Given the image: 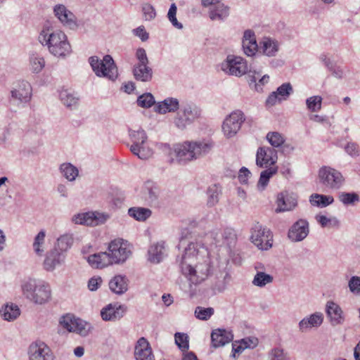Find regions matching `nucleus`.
I'll list each match as a JSON object with an SVG mask.
<instances>
[{
  "instance_id": "31",
  "label": "nucleus",
  "mask_w": 360,
  "mask_h": 360,
  "mask_svg": "<svg viewBox=\"0 0 360 360\" xmlns=\"http://www.w3.org/2000/svg\"><path fill=\"white\" fill-rule=\"evenodd\" d=\"M164 243H157L148 250V260L155 264L159 263L164 257Z\"/></svg>"
},
{
  "instance_id": "20",
  "label": "nucleus",
  "mask_w": 360,
  "mask_h": 360,
  "mask_svg": "<svg viewBox=\"0 0 360 360\" xmlns=\"http://www.w3.org/2000/svg\"><path fill=\"white\" fill-rule=\"evenodd\" d=\"M323 321V315L321 312H315L309 316L302 319L298 323L300 331L304 333L311 328L319 327Z\"/></svg>"
},
{
  "instance_id": "26",
  "label": "nucleus",
  "mask_w": 360,
  "mask_h": 360,
  "mask_svg": "<svg viewBox=\"0 0 360 360\" xmlns=\"http://www.w3.org/2000/svg\"><path fill=\"white\" fill-rule=\"evenodd\" d=\"M109 288L114 293L122 295L128 290V279L124 276L117 275L110 281Z\"/></svg>"
},
{
  "instance_id": "28",
  "label": "nucleus",
  "mask_w": 360,
  "mask_h": 360,
  "mask_svg": "<svg viewBox=\"0 0 360 360\" xmlns=\"http://www.w3.org/2000/svg\"><path fill=\"white\" fill-rule=\"evenodd\" d=\"M134 78L141 82H149L153 77L152 68L148 65H135L133 68Z\"/></svg>"
},
{
  "instance_id": "6",
  "label": "nucleus",
  "mask_w": 360,
  "mask_h": 360,
  "mask_svg": "<svg viewBox=\"0 0 360 360\" xmlns=\"http://www.w3.org/2000/svg\"><path fill=\"white\" fill-rule=\"evenodd\" d=\"M89 63L98 77L114 81L118 76L117 68L110 55H105L103 60L96 56H91L89 58Z\"/></svg>"
},
{
  "instance_id": "10",
  "label": "nucleus",
  "mask_w": 360,
  "mask_h": 360,
  "mask_svg": "<svg viewBox=\"0 0 360 360\" xmlns=\"http://www.w3.org/2000/svg\"><path fill=\"white\" fill-rule=\"evenodd\" d=\"M32 96V87L28 82H19L11 91L9 103L20 105L29 102Z\"/></svg>"
},
{
  "instance_id": "3",
  "label": "nucleus",
  "mask_w": 360,
  "mask_h": 360,
  "mask_svg": "<svg viewBox=\"0 0 360 360\" xmlns=\"http://www.w3.org/2000/svg\"><path fill=\"white\" fill-rule=\"evenodd\" d=\"M212 148V144L204 141H185L174 146L176 160L185 164L206 155Z\"/></svg>"
},
{
  "instance_id": "29",
  "label": "nucleus",
  "mask_w": 360,
  "mask_h": 360,
  "mask_svg": "<svg viewBox=\"0 0 360 360\" xmlns=\"http://www.w3.org/2000/svg\"><path fill=\"white\" fill-rule=\"evenodd\" d=\"M260 50L264 55L273 57L276 56L279 50V44L276 40L264 38L260 42Z\"/></svg>"
},
{
  "instance_id": "40",
  "label": "nucleus",
  "mask_w": 360,
  "mask_h": 360,
  "mask_svg": "<svg viewBox=\"0 0 360 360\" xmlns=\"http://www.w3.org/2000/svg\"><path fill=\"white\" fill-rule=\"evenodd\" d=\"M73 243V238L71 234H64L57 239V243L54 248L63 253L69 250Z\"/></svg>"
},
{
  "instance_id": "9",
  "label": "nucleus",
  "mask_w": 360,
  "mask_h": 360,
  "mask_svg": "<svg viewBox=\"0 0 360 360\" xmlns=\"http://www.w3.org/2000/svg\"><path fill=\"white\" fill-rule=\"evenodd\" d=\"M221 69L229 75L240 77L248 71L246 60L240 56H228L221 63Z\"/></svg>"
},
{
  "instance_id": "24",
  "label": "nucleus",
  "mask_w": 360,
  "mask_h": 360,
  "mask_svg": "<svg viewBox=\"0 0 360 360\" xmlns=\"http://www.w3.org/2000/svg\"><path fill=\"white\" fill-rule=\"evenodd\" d=\"M65 259V255L56 248L51 250L46 255L44 262V268L47 271H53L57 266L60 265Z\"/></svg>"
},
{
  "instance_id": "22",
  "label": "nucleus",
  "mask_w": 360,
  "mask_h": 360,
  "mask_svg": "<svg viewBox=\"0 0 360 360\" xmlns=\"http://www.w3.org/2000/svg\"><path fill=\"white\" fill-rule=\"evenodd\" d=\"M125 309L121 305L112 304L104 307L101 311V316L104 321H115L120 319L124 314Z\"/></svg>"
},
{
  "instance_id": "36",
  "label": "nucleus",
  "mask_w": 360,
  "mask_h": 360,
  "mask_svg": "<svg viewBox=\"0 0 360 360\" xmlns=\"http://www.w3.org/2000/svg\"><path fill=\"white\" fill-rule=\"evenodd\" d=\"M310 203L314 206L319 207H326L332 204L334 199L332 196L321 194H312L309 199Z\"/></svg>"
},
{
  "instance_id": "11",
  "label": "nucleus",
  "mask_w": 360,
  "mask_h": 360,
  "mask_svg": "<svg viewBox=\"0 0 360 360\" xmlns=\"http://www.w3.org/2000/svg\"><path fill=\"white\" fill-rule=\"evenodd\" d=\"M131 254L127 245L120 240H112L108 245L110 264L124 262Z\"/></svg>"
},
{
  "instance_id": "25",
  "label": "nucleus",
  "mask_w": 360,
  "mask_h": 360,
  "mask_svg": "<svg viewBox=\"0 0 360 360\" xmlns=\"http://www.w3.org/2000/svg\"><path fill=\"white\" fill-rule=\"evenodd\" d=\"M276 212L290 211L297 206V200L292 196H289L284 193H281L277 197Z\"/></svg>"
},
{
  "instance_id": "13",
  "label": "nucleus",
  "mask_w": 360,
  "mask_h": 360,
  "mask_svg": "<svg viewBox=\"0 0 360 360\" xmlns=\"http://www.w3.org/2000/svg\"><path fill=\"white\" fill-rule=\"evenodd\" d=\"M278 160L277 151L268 146L259 147L256 154V165L262 168L275 167Z\"/></svg>"
},
{
  "instance_id": "44",
  "label": "nucleus",
  "mask_w": 360,
  "mask_h": 360,
  "mask_svg": "<svg viewBox=\"0 0 360 360\" xmlns=\"http://www.w3.org/2000/svg\"><path fill=\"white\" fill-rule=\"evenodd\" d=\"M273 280L272 276L262 271H257L254 277L252 283L258 287H264L266 284L272 283Z\"/></svg>"
},
{
  "instance_id": "43",
  "label": "nucleus",
  "mask_w": 360,
  "mask_h": 360,
  "mask_svg": "<svg viewBox=\"0 0 360 360\" xmlns=\"http://www.w3.org/2000/svg\"><path fill=\"white\" fill-rule=\"evenodd\" d=\"M220 193L221 190L217 185L214 184L209 187L207 190L208 199L207 202L208 207H213L218 203Z\"/></svg>"
},
{
  "instance_id": "2",
  "label": "nucleus",
  "mask_w": 360,
  "mask_h": 360,
  "mask_svg": "<svg viewBox=\"0 0 360 360\" xmlns=\"http://www.w3.org/2000/svg\"><path fill=\"white\" fill-rule=\"evenodd\" d=\"M39 41L46 46L49 52L56 57L64 58L71 51V46L65 34L51 27H44L38 37Z\"/></svg>"
},
{
  "instance_id": "45",
  "label": "nucleus",
  "mask_w": 360,
  "mask_h": 360,
  "mask_svg": "<svg viewBox=\"0 0 360 360\" xmlns=\"http://www.w3.org/2000/svg\"><path fill=\"white\" fill-rule=\"evenodd\" d=\"M46 236V232L44 230H41L38 234L35 236L34 243H33V248L35 253L37 255H42L44 250L43 248V245L44 244V240Z\"/></svg>"
},
{
  "instance_id": "39",
  "label": "nucleus",
  "mask_w": 360,
  "mask_h": 360,
  "mask_svg": "<svg viewBox=\"0 0 360 360\" xmlns=\"http://www.w3.org/2000/svg\"><path fill=\"white\" fill-rule=\"evenodd\" d=\"M128 214L137 221H145L151 215L152 212L148 208L134 207L129 209Z\"/></svg>"
},
{
  "instance_id": "33",
  "label": "nucleus",
  "mask_w": 360,
  "mask_h": 360,
  "mask_svg": "<svg viewBox=\"0 0 360 360\" xmlns=\"http://www.w3.org/2000/svg\"><path fill=\"white\" fill-rule=\"evenodd\" d=\"M180 110L192 123L200 116V110L194 103H182Z\"/></svg>"
},
{
  "instance_id": "62",
  "label": "nucleus",
  "mask_w": 360,
  "mask_h": 360,
  "mask_svg": "<svg viewBox=\"0 0 360 360\" xmlns=\"http://www.w3.org/2000/svg\"><path fill=\"white\" fill-rule=\"evenodd\" d=\"M134 34L139 37L142 41H146L148 39V33L146 31L143 26H139L136 29L133 30Z\"/></svg>"
},
{
  "instance_id": "49",
  "label": "nucleus",
  "mask_w": 360,
  "mask_h": 360,
  "mask_svg": "<svg viewBox=\"0 0 360 360\" xmlns=\"http://www.w3.org/2000/svg\"><path fill=\"white\" fill-rule=\"evenodd\" d=\"M214 310L212 307L205 308L202 307H197L194 313L197 319L202 321H207L214 314Z\"/></svg>"
},
{
  "instance_id": "58",
  "label": "nucleus",
  "mask_w": 360,
  "mask_h": 360,
  "mask_svg": "<svg viewBox=\"0 0 360 360\" xmlns=\"http://www.w3.org/2000/svg\"><path fill=\"white\" fill-rule=\"evenodd\" d=\"M292 91V86L290 83H284L280 86L276 92L280 96L281 99H285Z\"/></svg>"
},
{
  "instance_id": "50",
  "label": "nucleus",
  "mask_w": 360,
  "mask_h": 360,
  "mask_svg": "<svg viewBox=\"0 0 360 360\" xmlns=\"http://www.w3.org/2000/svg\"><path fill=\"white\" fill-rule=\"evenodd\" d=\"M77 318L72 314H68L63 316L60 320V324L69 332H73L75 328V323Z\"/></svg>"
},
{
  "instance_id": "15",
  "label": "nucleus",
  "mask_w": 360,
  "mask_h": 360,
  "mask_svg": "<svg viewBox=\"0 0 360 360\" xmlns=\"http://www.w3.org/2000/svg\"><path fill=\"white\" fill-rule=\"evenodd\" d=\"M309 233V223L306 219H300L289 229L288 238L292 242L302 241Z\"/></svg>"
},
{
  "instance_id": "51",
  "label": "nucleus",
  "mask_w": 360,
  "mask_h": 360,
  "mask_svg": "<svg viewBox=\"0 0 360 360\" xmlns=\"http://www.w3.org/2000/svg\"><path fill=\"white\" fill-rule=\"evenodd\" d=\"M30 65L32 70L38 73L42 70L45 65V61L43 57L37 55H32L30 58Z\"/></svg>"
},
{
  "instance_id": "27",
  "label": "nucleus",
  "mask_w": 360,
  "mask_h": 360,
  "mask_svg": "<svg viewBox=\"0 0 360 360\" xmlns=\"http://www.w3.org/2000/svg\"><path fill=\"white\" fill-rule=\"evenodd\" d=\"M87 261L93 268L96 269H103L110 265L109 255L107 252L89 255Z\"/></svg>"
},
{
  "instance_id": "18",
  "label": "nucleus",
  "mask_w": 360,
  "mask_h": 360,
  "mask_svg": "<svg viewBox=\"0 0 360 360\" xmlns=\"http://www.w3.org/2000/svg\"><path fill=\"white\" fill-rule=\"evenodd\" d=\"M29 354L30 360H53L49 347L42 342L31 345Z\"/></svg>"
},
{
  "instance_id": "63",
  "label": "nucleus",
  "mask_w": 360,
  "mask_h": 360,
  "mask_svg": "<svg viewBox=\"0 0 360 360\" xmlns=\"http://www.w3.org/2000/svg\"><path fill=\"white\" fill-rule=\"evenodd\" d=\"M272 360H287V354L280 348H276L271 351Z\"/></svg>"
},
{
  "instance_id": "21",
  "label": "nucleus",
  "mask_w": 360,
  "mask_h": 360,
  "mask_svg": "<svg viewBox=\"0 0 360 360\" xmlns=\"http://www.w3.org/2000/svg\"><path fill=\"white\" fill-rule=\"evenodd\" d=\"M242 46L245 54L248 56H252L256 53L258 51V44L253 31L247 30L244 32Z\"/></svg>"
},
{
  "instance_id": "57",
  "label": "nucleus",
  "mask_w": 360,
  "mask_h": 360,
  "mask_svg": "<svg viewBox=\"0 0 360 360\" xmlns=\"http://www.w3.org/2000/svg\"><path fill=\"white\" fill-rule=\"evenodd\" d=\"M87 323L83 320L77 318L76 322L75 323V333H79L81 335L85 336L88 334L89 329L87 328Z\"/></svg>"
},
{
  "instance_id": "16",
  "label": "nucleus",
  "mask_w": 360,
  "mask_h": 360,
  "mask_svg": "<svg viewBox=\"0 0 360 360\" xmlns=\"http://www.w3.org/2000/svg\"><path fill=\"white\" fill-rule=\"evenodd\" d=\"M53 12L63 25L68 27L71 30H75L78 27L77 18L64 5L58 4L55 6Z\"/></svg>"
},
{
  "instance_id": "55",
  "label": "nucleus",
  "mask_w": 360,
  "mask_h": 360,
  "mask_svg": "<svg viewBox=\"0 0 360 360\" xmlns=\"http://www.w3.org/2000/svg\"><path fill=\"white\" fill-rule=\"evenodd\" d=\"M176 10H177V8H176V4L174 3L172 4V5L170 6V8L169 9L168 13H167V17L174 27H175L178 29H181L183 27V26L181 22H178V20L176 18Z\"/></svg>"
},
{
  "instance_id": "60",
  "label": "nucleus",
  "mask_w": 360,
  "mask_h": 360,
  "mask_svg": "<svg viewBox=\"0 0 360 360\" xmlns=\"http://www.w3.org/2000/svg\"><path fill=\"white\" fill-rule=\"evenodd\" d=\"M143 13L146 20H150L156 15L154 8L150 4H146L143 6Z\"/></svg>"
},
{
  "instance_id": "30",
  "label": "nucleus",
  "mask_w": 360,
  "mask_h": 360,
  "mask_svg": "<svg viewBox=\"0 0 360 360\" xmlns=\"http://www.w3.org/2000/svg\"><path fill=\"white\" fill-rule=\"evenodd\" d=\"M178 109H179V103L178 99L174 98H167L155 106V111L160 114L175 112Z\"/></svg>"
},
{
  "instance_id": "19",
  "label": "nucleus",
  "mask_w": 360,
  "mask_h": 360,
  "mask_svg": "<svg viewBox=\"0 0 360 360\" xmlns=\"http://www.w3.org/2000/svg\"><path fill=\"white\" fill-rule=\"evenodd\" d=\"M136 360H155L148 341L145 338H141L134 347Z\"/></svg>"
},
{
  "instance_id": "48",
  "label": "nucleus",
  "mask_w": 360,
  "mask_h": 360,
  "mask_svg": "<svg viewBox=\"0 0 360 360\" xmlns=\"http://www.w3.org/2000/svg\"><path fill=\"white\" fill-rule=\"evenodd\" d=\"M266 139L275 148L281 146L285 142L284 137L277 131L269 132L266 134Z\"/></svg>"
},
{
  "instance_id": "5",
  "label": "nucleus",
  "mask_w": 360,
  "mask_h": 360,
  "mask_svg": "<svg viewBox=\"0 0 360 360\" xmlns=\"http://www.w3.org/2000/svg\"><path fill=\"white\" fill-rule=\"evenodd\" d=\"M129 136L131 144H128V146L134 155L141 160H147L152 157L153 150L147 145L148 136L143 129H129Z\"/></svg>"
},
{
  "instance_id": "42",
  "label": "nucleus",
  "mask_w": 360,
  "mask_h": 360,
  "mask_svg": "<svg viewBox=\"0 0 360 360\" xmlns=\"http://www.w3.org/2000/svg\"><path fill=\"white\" fill-rule=\"evenodd\" d=\"M59 96L61 102L68 108L75 106L77 103L78 98L68 89L61 90Z\"/></svg>"
},
{
  "instance_id": "59",
  "label": "nucleus",
  "mask_w": 360,
  "mask_h": 360,
  "mask_svg": "<svg viewBox=\"0 0 360 360\" xmlns=\"http://www.w3.org/2000/svg\"><path fill=\"white\" fill-rule=\"evenodd\" d=\"M135 56L138 60L136 65H148L149 60L146 54V51L143 48H139L136 51Z\"/></svg>"
},
{
  "instance_id": "46",
  "label": "nucleus",
  "mask_w": 360,
  "mask_h": 360,
  "mask_svg": "<svg viewBox=\"0 0 360 360\" xmlns=\"http://www.w3.org/2000/svg\"><path fill=\"white\" fill-rule=\"evenodd\" d=\"M174 125L181 130L185 129L188 125L192 124L180 109L174 117Z\"/></svg>"
},
{
  "instance_id": "37",
  "label": "nucleus",
  "mask_w": 360,
  "mask_h": 360,
  "mask_svg": "<svg viewBox=\"0 0 360 360\" xmlns=\"http://www.w3.org/2000/svg\"><path fill=\"white\" fill-rule=\"evenodd\" d=\"M60 171L63 176L70 181L75 180L79 174L78 169L71 163H63L60 166Z\"/></svg>"
},
{
  "instance_id": "54",
  "label": "nucleus",
  "mask_w": 360,
  "mask_h": 360,
  "mask_svg": "<svg viewBox=\"0 0 360 360\" xmlns=\"http://www.w3.org/2000/svg\"><path fill=\"white\" fill-rule=\"evenodd\" d=\"M340 200L344 205H352L355 202H358L359 200V195L355 193H345L342 192L339 195Z\"/></svg>"
},
{
  "instance_id": "7",
  "label": "nucleus",
  "mask_w": 360,
  "mask_h": 360,
  "mask_svg": "<svg viewBox=\"0 0 360 360\" xmlns=\"http://www.w3.org/2000/svg\"><path fill=\"white\" fill-rule=\"evenodd\" d=\"M317 180L324 189L338 190L343 185L345 179L335 169L323 166L319 170Z\"/></svg>"
},
{
  "instance_id": "4",
  "label": "nucleus",
  "mask_w": 360,
  "mask_h": 360,
  "mask_svg": "<svg viewBox=\"0 0 360 360\" xmlns=\"http://www.w3.org/2000/svg\"><path fill=\"white\" fill-rule=\"evenodd\" d=\"M25 297L37 304H44L51 300V289L48 283L29 279L22 285Z\"/></svg>"
},
{
  "instance_id": "47",
  "label": "nucleus",
  "mask_w": 360,
  "mask_h": 360,
  "mask_svg": "<svg viewBox=\"0 0 360 360\" xmlns=\"http://www.w3.org/2000/svg\"><path fill=\"white\" fill-rule=\"evenodd\" d=\"M155 103L153 96L150 93H145L137 98V104L143 108H149Z\"/></svg>"
},
{
  "instance_id": "38",
  "label": "nucleus",
  "mask_w": 360,
  "mask_h": 360,
  "mask_svg": "<svg viewBox=\"0 0 360 360\" xmlns=\"http://www.w3.org/2000/svg\"><path fill=\"white\" fill-rule=\"evenodd\" d=\"M1 315L6 321H13L20 315V309L15 304H6L0 310Z\"/></svg>"
},
{
  "instance_id": "35",
  "label": "nucleus",
  "mask_w": 360,
  "mask_h": 360,
  "mask_svg": "<svg viewBox=\"0 0 360 360\" xmlns=\"http://www.w3.org/2000/svg\"><path fill=\"white\" fill-rule=\"evenodd\" d=\"M146 200L150 204L155 203L158 199L160 191L153 182L148 181L144 186Z\"/></svg>"
},
{
  "instance_id": "1",
  "label": "nucleus",
  "mask_w": 360,
  "mask_h": 360,
  "mask_svg": "<svg viewBox=\"0 0 360 360\" xmlns=\"http://www.w3.org/2000/svg\"><path fill=\"white\" fill-rule=\"evenodd\" d=\"M207 254V250L199 243L191 242L185 248L184 253L181 257L179 265L182 274L188 278L191 285L200 283L209 275L210 265L207 259L194 265V262L198 259L200 255Z\"/></svg>"
},
{
  "instance_id": "23",
  "label": "nucleus",
  "mask_w": 360,
  "mask_h": 360,
  "mask_svg": "<svg viewBox=\"0 0 360 360\" xmlns=\"http://www.w3.org/2000/svg\"><path fill=\"white\" fill-rule=\"evenodd\" d=\"M233 335L231 331L218 328L211 334L212 343L214 347H222L232 341Z\"/></svg>"
},
{
  "instance_id": "61",
  "label": "nucleus",
  "mask_w": 360,
  "mask_h": 360,
  "mask_svg": "<svg viewBox=\"0 0 360 360\" xmlns=\"http://www.w3.org/2000/svg\"><path fill=\"white\" fill-rule=\"evenodd\" d=\"M102 283L101 277H92L88 281V288L91 291L96 290Z\"/></svg>"
},
{
  "instance_id": "52",
  "label": "nucleus",
  "mask_w": 360,
  "mask_h": 360,
  "mask_svg": "<svg viewBox=\"0 0 360 360\" xmlns=\"http://www.w3.org/2000/svg\"><path fill=\"white\" fill-rule=\"evenodd\" d=\"M175 337V342L179 347V348L182 352H186L188 349V337L185 333H176L174 335Z\"/></svg>"
},
{
  "instance_id": "12",
  "label": "nucleus",
  "mask_w": 360,
  "mask_h": 360,
  "mask_svg": "<svg viewBox=\"0 0 360 360\" xmlns=\"http://www.w3.org/2000/svg\"><path fill=\"white\" fill-rule=\"evenodd\" d=\"M245 121L243 113L240 111H234L227 117L223 122L222 130L226 137L234 136L241 127Z\"/></svg>"
},
{
  "instance_id": "53",
  "label": "nucleus",
  "mask_w": 360,
  "mask_h": 360,
  "mask_svg": "<svg viewBox=\"0 0 360 360\" xmlns=\"http://www.w3.org/2000/svg\"><path fill=\"white\" fill-rule=\"evenodd\" d=\"M322 98L321 96H311L307 99L306 104L307 108L311 112H316L321 108Z\"/></svg>"
},
{
  "instance_id": "8",
  "label": "nucleus",
  "mask_w": 360,
  "mask_h": 360,
  "mask_svg": "<svg viewBox=\"0 0 360 360\" xmlns=\"http://www.w3.org/2000/svg\"><path fill=\"white\" fill-rule=\"evenodd\" d=\"M250 240L259 250H267L272 247L273 235L270 229L257 222L251 229Z\"/></svg>"
},
{
  "instance_id": "32",
  "label": "nucleus",
  "mask_w": 360,
  "mask_h": 360,
  "mask_svg": "<svg viewBox=\"0 0 360 360\" xmlns=\"http://www.w3.org/2000/svg\"><path fill=\"white\" fill-rule=\"evenodd\" d=\"M278 172V167H270L263 170L257 182V188L260 191L265 189L269 184V179Z\"/></svg>"
},
{
  "instance_id": "14",
  "label": "nucleus",
  "mask_w": 360,
  "mask_h": 360,
  "mask_svg": "<svg viewBox=\"0 0 360 360\" xmlns=\"http://www.w3.org/2000/svg\"><path fill=\"white\" fill-rule=\"evenodd\" d=\"M108 215L100 212H86L73 216L72 221L77 224L95 226L102 224L108 219Z\"/></svg>"
},
{
  "instance_id": "56",
  "label": "nucleus",
  "mask_w": 360,
  "mask_h": 360,
  "mask_svg": "<svg viewBox=\"0 0 360 360\" xmlns=\"http://www.w3.org/2000/svg\"><path fill=\"white\" fill-rule=\"evenodd\" d=\"M348 287L352 293L360 295V276H352L348 282Z\"/></svg>"
},
{
  "instance_id": "41",
  "label": "nucleus",
  "mask_w": 360,
  "mask_h": 360,
  "mask_svg": "<svg viewBox=\"0 0 360 360\" xmlns=\"http://www.w3.org/2000/svg\"><path fill=\"white\" fill-rule=\"evenodd\" d=\"M222 243H219V241L216 242L217 245H226L231 248L236 240V235L234 231L231 229H226L221 233Z\"/></svg>"
},
{
  "instance_id": "17",
  "label": "nucleus",
  "mask_w": 360,
  "mask_h": 360,
  "mask_svg": "<svg viewBox=\"0 0 360 360\" xmlns=\"http://www.w3.org/2000/svg\"><path fill=\"white\" fill-rule=\"evenodd\" d=\"M326 313L333 326L344 323L345 317L341 307L333 301L327 302L326 304Z\"/></svg>"
},
{
  "instance_id": "34",
  "label": "nucleus",
  "mask_w": 360,
  "mask_h": 360,
  "mask_svg": "<svg viewBox=\"0 0 360 360\" xmlns=\"http://www.w3.org/2000/svg\"><path fill=\"white\" fill-rule=\"evenodd\" d=\"M229 8L224 4H219L210 9L209 17L212 20H223L229 15Z\"/></svg>"
},
{
  "instance_id": "64",
  "label": "nucleus",
  "mask_w": 360,
  "mask_h": 360,
  "mask_svg": "<svg viewBox=\"0 0 360 360\" xmlns=\"http://www.w3.org/2000/svg\"><path fill=\"white\" fill-rule=\"evenodd\" d=\"M250 175V170L245 167H243L240 169V172H239V174H238V180L241 183V184H247L248 183V176Z\"/></svg>"
}]
</instances>
